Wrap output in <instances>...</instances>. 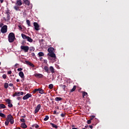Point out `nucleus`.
I'll return each instance as SVG.
<instances>
[{"mask_svg": "<svg viewBox=\"0 0 129 129\" xmlns=\"http://www.w3.org/2000/svg\"><path fill=\"white\" fill-rule=\"evenodd\" d=\"M87 126H88V125H85V128L87 129Z\"/></svg>", "mask_w": 129, "mask_h": 129, "instance_id": "obj_52", "label": "nucleus"}, {"mask_svg": "<svg viewBox=\"0 0 129 129\" xmlns=\"http://www.w3.org/2000/svg\"><path fill=\"white\" fill-rule=\"evenodd\" d=\"M1 31L2 33H7L8 31V26H7V25H4V26H3V27L2 28Z\"/></svg>", "mask_w": 129, "mask_h": 129, "instance_id": "obj_10", "label": "nucleus"}, {"mask_svg": "<svg viewBox=\"0 0 129 129\" xmlns=\"http://www.w3.org/2000/svg\"><path fill=\"white\" fill-rule=\"evenodd\" d=\"M34 127L35 126V128H39V125H38L37 123H35L34 125H32Z\"/></svg>", "mask_w": 129, "mask_h": 129, "instance_id": "obj_24", "label": "nucleus"}, {"mask_svg": "<svg viewBox=\"0 0 129 129\" xmlns=\"http://www.w3.org/2000/svg\"><path fill=\"white\" fill-rule=\"evenodd\" d=\"M41 106L40 104H39V105H37V107H36L35 109V113H37V112H39V110H40Z\"/></svg>", "mask_w": 129, "mask_h": 129, "instance_id": "obj_13", "label": "nucleus"}, {"mask_svg": "<svg viewBox=\"0 0 129 129\" xmlns=\"http://www.w3.org/2000/svg\"><path fill=\"white\" fill-rule=\"evenodd\" d=\"M76 85H74V86L72 88L71 92H75V90H76Z\"/></svg>", "mask_w": 129, "mask_h": 129, "instance_id": "obj_25", "label": "nucleus"}, {"mask_svg": "<svg viewBox=\"0 0 129 129\" xmlns=\"http://www.w3.org/2000/svg\"><path fill=\"white\" fill-rule=\"evenodd\" d=\"M24 92H15L14 94H13V97H15L17 96V99L18 97H19V95H23Z\"/></svg>", "mask_w": 129, "mask_h": 129, "instance_id": "obj_7", "label": "nucleus"}, {"mask_svg": "<svg viewBox=\"0 0 129 129\" xmlns=\"http://www.w3.org/2000/svg\"><path fill=\"white\" fill-rule=\"evenodd\" d=\"M92 119H93V116H91V122Z\"/></svg>", "mask_w": 129, "mask_h": 129, "instance_id": "obj_57", "label": "nucleus"}, {"mask_svg": "<svg viewBox=\"0 0 129 129\" xmlns=\"http://www.w3.org/2000/svg\"><path fill=\"white\" fill-rule=\"evenodd\" d=\"M82 129H87V128H86V127H85V128H82Z\"/></svg>", "mask_w": 129, "mask_h": 129, "instance_id": "obj_63", "label": "nucleus"}, {"mask_svg": "<svg viewBox=\"0 0 129 129\" xmlns=\"http://www.w3.org/2000/svg\"><path fill=\"white\" fill-rule=\"evenodd\" d=\"M9 106L12 108L13 106V103L11 102V99H10Z\"/></svg>", "mask_w": 129, "mask_h": 129, "instance_id": "obj_33", "label": "nucleus"}, {"mask_svg": "<svg viewBox=\"0 0 129 129\" xmlns=\"http://www.w3.org/2000/svg\"><path fill=\"white\" fill-rule=\"evenodd\" d=\"M30 51H32V53H33V51H34L35 50V48L34 46H30Z\"/></svg>", "mask_w": 129, "mask_h": 129, "instance_id": "obj_30", "label": "nucleus"}, {"mask_svg": "<svg viewBox=\"0 0 129 129\" xmlns=\"http://www.w3.org/2000/svg\"><path fill=\"white\" fill-rule=\"evenodd\" d=\"M6 102H8V106H10V99H6Z\"/></svg>", "mask_w": 129, "mask_h": 129, "instance_id": "obj_39", "label": "nucleus"}, {"mask_svg": "<svg viewBox=\"0 0 129 129\" xmlns=\"http://www.w3.org/2000/svg\"><path fill=\"white\" fill-rule=\"evenodd\" d=\"M25 4H26V6H30V1L29 0H24Z\"/></svg>", "mask_w": 129, "mask_h": 129, "instance_id": "obj_21", "label": "nucleus"}, {"mask_svg": "<svg viewBox=\"0 0 129 129\" xmlns=\"http://www.w3.org/2000/svg\"><path fill=\"white\" fill-rule=\"evenodd\" d=\"M8 74H11L12 73V70H9V72H8Z\"/></svg>", "mask_w": 129, "mask_h": 129, "instance_id": "obj_45", "label": "nucleus"}, {"mask_svg": "<svg viewBox=\"0 0 129 129\" xmlns=\"http://www.w3.org/2000/svg\"><path fill=\"white\" fill-rule=\"evenodd\" d=\"M48 119H49V116H45V117H44V121H47Z\"/></svg>", "mask_w": 129, "mask_h": 129, "instance_id": "obj_38", "label": "nucleus"}, {"mask_svg": "<svg viewBox=\"0 0 129 129\" xmlns=\"http://www.w3.org/2000/svg\"><path fill=\"white\" fill-rule=\"evenodd\" d=\"M34 26L36 31H39V29H40V26L38 22H34Z\"/></svg>", "mask_w": 129, "mask_h": 129, "instance_id": "obj_11", "label": "nucleus"}, {"mask_svg": "<svg viewBox=\"0 0 129 129\" xmlns=\"http://www.w3.org/2000/svg\"><path fill=\"white\" fill-rule=\"evenodd\" d=\"M6 14H7V19L6 17H4V20L7 21V22H8L9 20H11L10 11H9V10H8V11H6Z\"/></svg>", "mask_w": 129, "mask_h": 129, "instance_id": "obj_5", "label": "nucleus"}, {"mask_svg": "<svg viewBox=\"0 0 129 129\" xmlns=\"http://www.w3.org/2000/svg\"><path fill=\"white\" fill-rule=\"evenodd\" d=\"M0 108H6V105H4V103L0 104Z\"/></svg>", "mask_w": 129, "mask_h": 129, "instance_id": "obj_28", "label": "nucleus"}, {"mask_svg": "<svg viewBox=\"0 0 129 129\" xmlns=\"http://www.w3.org/2000/svg\"><path fill=\"white\" fill-rule=\"evenodd\" d=\"M50 72H51V73H55V70L53 67H49Z\"/></svg>", "mask_w": 129, "mask_h": 129, "instance_id": "obj_19", "label": "nucleus"}, {"mask_svg": "<svg viewBox=\"0 0 129 129\" xmlns=\"http://www.w3.org/2000/svg\"><path fill=\"white\" fill-rule=\"evenodd\" d=\"M82 95L83 97H85V95L86 97H87L88 95V92H82Z\"/></svg>", "mask_w": 129, "mask_h": 129, "instance_id": "obj_20", "label": "nucleus"}, {"mask_svg": "<svg viewBox=\"0 0 129 129\" xmlns=\"http://www.w3.org/2000/svg\"><path fill=\"white\" fill-rule=\"evenodd\" d=\"M18 100H20V99H21V97H20V96H19V97H18Z\"/></svg>", "mask_w": 129, "mask_h": 129, "instance_id": "obj_50", "label": "nucleus"}, {"mask_svg": "<svg viewBox=\"0 0 129 129\" xmlns=\"http://www.w3.org/2000/svg\"><path fill=\"white\" fill-rule=\"evenodd\" d=\"M50 124H51L52 126H53L54 128H58V125H55V123H50Z\"/></svg>", "mask_w": 129, "mask_h": 129, "instance_id": "obj_23", "label": "nucleus"}, {"mask_svg": "<svg viewBox=\"0 0 129 129\" xmlns=\"http://www.w3.org/2000/svg\"><path fill=\"white\" fill-rule=\"evenodd\" d=\"M37 92H39V93H44V90H43V88H34V90H33V93H36Z\"/></svg>", "mask_w": 129, "mask_h": 129, "instance_id": "obj_6", "label": "nucleus"}, {"mask_svg": "<svg viewBox=\"0 0 129 129\" xmlns=\"http://www.w3.org/2000/svg\"><path fill=\"white\" fill-rule=\"evenodd\" d=\"M20 79H17V82H19Z\"/></svg>", "mask_w": 129, "mask_h": 129, "instance_id": "obj_58", "label": "nucleus"}, {"mask_svg": "<svg viewBox=\"0 0 129 129\" xmlns=\"http://www.w3.org/2000/svg\"><path fill=\"white\" fill-rule=\"evenodd\" d=\"M20 121H22V122H24V121H25V119H24V116H22V117H21Z\"/></svg>", "mask_w": 129, "mask_h": 129, "instance_id": "obj_37", "label": "nucleus"}, {"mask_svg": "<svg viewBox=\"0 0 129 129\" xmlns=\"http://www.w3.org/2000/svg\"><path fill=\"white\" fill-rule=\"evenodd\" d=\"M26 64H29V66H32V67L34 68L35 64H33V62H31L30 61H25Z\"/></svg>", "mask_w": 129, "mask_h": 129, "instance_id": "obj_16", "label": "nucleus"}, {"mask_svg": "<svg viewBox=\"0 0 129 129\" xmlns=\"http://www.w3.org/2000/svg\"><path fill=\"white\" fill-rule=\"evenodd\" d=\"M48 53H47V55H48L49 57H52L53 58H56V54L54 52V48H52V47H50V48H48Z\"/></svg>", "mask_w": 129, "mask_h": 129, "instance_id": "obj_1", "label": "nucleus"}, {"mask_svg": "<svg viewBox=\"0 0 129 129\" xmlns=\"http://www.w3.org/2000/svg\"><path fill=\"white\" fill-rule=\"evenodd\" d=\"M10 121L11 123V124H13V123L14 122V118L12 114H9V122H10Z\"/></svg>", "mask_w": 129, "mask_h": 129, "instance_id": "obj_9", "label": "nucleus"}, {"mask_svg": "<svg viewBox=\"0 0 129 129\" xmlns=\"http://www.w3.org/2000/svg\"><path fill=\"white\" fill-rule=\"evenodd\" d=\"M30 129H32V127H30Z\"/></svg>", "mask_w": 129, "mask_h": 129, "instance_id": "obj_64", "label": "nucleus"}, {"mask_svg": "<svg viewBox=\"0 0 129 129\" xmlns=\"http://www.w3.org/2000/svg\"><path fill=\"white\" fill-rule=\"evenodd\" d=\"M3 79H7V75H6V74H3Z\"/></svg>", "mask_w": 129, "mask_h": 129, "instance_id": "obj_40", "label": "nucleus"}, {"mask_svg": "<svg viewBox=\"0 0 129 129\" xmlns=\"http://www.w3.org/2000/svg\"><path fill=\"white\" fill-rule=\"evenodd\" d=\"M72 128H74V127H75V125H74V124H73V125H72Z\"/></svg>", "mask_w": 129, "mask_h": 129, "instance_id": "obj_54", "label": "nucleus"}, {"mask_svg": "<svg viewBox=\"0 0 129 129\" xmlns=\"http://www.w3.org/2000/svg\"><path fill=\"white\" fill-rule=\"evenodd\" d=\"M72 129H79V128H77V127H75V126H74V128H72Z\"/></svg>", "mask_w": 129, "mask_h": 129, "instance_id": "obj_55", "label": "nucleus"}, {"mask_svg": "<svg viewBox=\"0 0 129 129\" xmlns=\"http://www.w3.org/2000/svg\"><path fill=\"white\" fill-rule=\"evenodd\" d=\"M59 86H60V88H62L63 90H66V85H59Z\"/></svg>", "mask_w": 129, "mask_h": 129, "instance_id": "obj_31", "label": "nucleus"}, {"mask_svg": "<svg viewBox=\"0 0 129 129\" xmlns=\"http://www.w3.org/2000/svg\"><path fill=\"white\" fill-rule=\"evenodd\" d=\"M22 38H24L28 42H33V39H32L31 37H29V35H26L25 33H21Z\"/></svg>", "mask_w": 129, "mask_h": 129, "instance_id": "obj_4", "label": "nucleus"}, {"mask_svg": "<svg viewBox=\"0 0 129 129\" xmlns=\"http://www.w3.org/2000/svg\"><path fill=\"white\" fill-rule=\"evenodd\" d=\"M21 70H23V68H18V72H19L20 73L21 72Z\"/></svg>", "mask_w": 129, "mask_h": 129, "instance_id": "obj_41", "label": "nucleus"}, {"mask_svg": "<svg viewBox=\"0 0 129 129\" xmlns=\"http://www.w3.org/2000/svg\"><path fill=\"white\" fill-rule=\"evenodd\" d=\"M3 24H0V27H1V29H2Z\"/></svg>", "mask_w": 129, "mask_h": 129, "instance_id": "obj_48", "label": "nucleus"}, {"mask_svg": "<svg viewBox=\"0 0 129 129\" xmlns=\"http://www.w3.org/2000/svg\"><path fill=\"white\" fill-rule=\"evenodd\" d=\"M21 49H24V51H29V46H25L24 42H22V46H21Z\"/></svg>", "mask_w": 129, "mask_h": 129, "instance_id": "obj_8", "label": "nucleus"}, {"mask_svg": "<svg viewBox=\"0 0 129 129\" xmlns=\"http://www.w3.org/2000/svg\"><path fill=\"white\" fill-rule=\"evenodd\" d=\"M35 77L41 78L43 77L42 74H35Z\"/></svg>", "mask_w": 129, "mask_h": 129, "instance_id": "obj_18", "label": "nucleus"}, {"mask_svg": "<svg viewBox=\"0 0 129 129\" xmlns=\"http://www.w3.org/2000/svg\"><path fill=\"white\" fill-rule=\"evenodd\" d=\"M49 88H50V90H52V88H53V85L50 84V85H49Z\"/></svg>", "mask_w": 129, "mask_h": 129, "instance_id": "obj_36", "label": "nucleus"}, {"mask_svg": "<svg viewBox=\"0 0 129 129\" xmlns=\"http://www.w3.org/2000/svg\"><path fill=\"white\" fill-rule=\"evenodd\" d=\"M21 126L22 127V128H27V125H26L25 117H24V121H23V123H21Z\"/></svg>", "mask_w": 129, "mask_h": 129, "instance_id": "obj_12", "label": "nucleus"}, {"mask_svg": "<svg viewBox=\"0 0 129 129\" xmlns=\"http://www.w3.org/2000/svg\"><path fill=\"white\" fill-rule=\"evenodd\" d=\"M44 55L43 51H39L38 56L40 57V59L43 58V57Z\"/></svg>", "mask_w": 129, "mask_h": 129, "instance_id": "obj_15", "label": "nucleus"}, {"mask_svg": "<svg viewBox=\"0 0 129 129\" xmlns=\"http://www.w3.org/2000/svg\"><path fill=\"white\" fill-rule=\"evenodd\" d=\"M9 114H8V116H7V119H6V121H5V124H9Z\"/></svg>", "mask_w": 129, "mask_h": 129, "instance_id": "obj_22", "label": "nucleus"}, {"mask_svg": "<svg viewBox=\"0 0 129 129\" xmlns=\"http://www.w3.org/2000/svg\"><path fill=\"white\" fill-rule=\"evenodd\" d=\"M29 97H32V94H26L25 96H23V99H29Z\"/></svg>", "mask_w": 129, "mask_h": 129, "instance_id": "obj_14", "label": "nucleus"}, {"mask_svg": "<svg viewBox=\"0 0 129 129\" xmlns=\"http://www.w3.org/2000/svg\"><path fill=\"white\" fill-rule=\"evenodd\" d=\"M61 117H64L66 114H63V113H61Z\"/></svg>", "mask_w": 129, "mask_h": 129, "instance_id": "obj_42", "label": "nucleus"}, {"mask_svg": "<svg viewBox=\"0 0 129 129\" xmlns=\"http://www.w3.org/2000/svg\"><path fill=\"white\" fill-rule=\"evenodd\" d=\"M25 117H26V114H24L23 116V119H25Z\"/></svg>", "mask_w": 129, "mask_h": 129, "instance_id": "obj_49", "label": "nucleus"}, {"mask_svg": "<svg viewBox=\"0 0 129 129\" xmlns=\"http://www.w3.org/2000/svg\"><path fill=\"white\" fill-rule=\"evenodd\" d=\"M53 113H56V110H54Z\"/></svg>", "mask_w": 129, "mask_h": 129, "instance_id": "obj_56", "label": "nucleus"}, {"mask_svg": "<svg viewBox=\"0 0 129 129\" xmlns=\"http://www.w3.org/2000/svg\"><path fill=\"white\" fill-rule=\"evenodd\" d=\"M5 88H9V83H5Z\"/></svg>", "mask_w": 129, "mask_h": 129, "instance_id": "obj_34", "label": "nucleus"}, {"mask_svg": "<svg viewBox=\"0 0 129 129\" xmlns=\"http://www.w3.org/2000/svg\"><path fill=\"white\" fill-rule=\"evenodd\" d=\"M44 70H45V72H47V73H50L48 67H44Z\"/></svg>", "mask_w": 129, "mask_h": 129, "instance_id": "obj_27", "label": "nucleus"}, {"mask_svg": "<svg viewBox=\"0 0 129 129\" xmlns=\"http://www.w3.org/2000/svg\"><path fill=\"white\" fill-rule=\"evenodd\" d=\"M23 15H26V13H25V12H24Z\"/></svg>", "mask_w": 129, "mask_h": 129, "instance_id": "obj_62", "label": "nucleus"}, {"mask_svg": "<svg viewBox=\"0 0 129 129\" xmlns=\"http://www.w3.org/2000/svg\"><path fill=\"white\" fill-rule=\"evenodd\" d=\"M87 122L88 123V124H89L90 126V124L91 122V117H90V119H88Z\"/></svg>", "mask_w": 129, "mask_h": 129, "instance_id": "obj_35", "label": "nucleus"}, {"mask_svg": "<svg viewBox=\"0 0 129 129\" xmlns=\"http://www.w3.org/2000/svg\"><path fill=\"white\" fill-rule=\"evenodd\" d=\"M15 66H19V64H18V62H16V64H15Z\"/></svg>", "mask_w": 129, "mask_h": 129, "instance_id": "obj_53", "label": "nucleus"}, {"mask_svg": "<svg viewBox=\"0 0 129 129\" xmlns=\"http://www.w3.org/2000/svg\"><path fill=\"white\" fill-rule=\"evenodd\" d=\"M20 6H22V0H17L16 4L14 6V9L16 11H20Z\"/></svg>", "mask_w": 129, "mask_h": 129, "instance_id": "obj_3", "label": "nucleus"}, {"mask_svg": "<svg viewBox=\"0 0 129 129\" xmlns=\"http://www.w3.org/2000/svg\"><path fill=\"white\" fill-rule=\"evenodd\" d=\"M17 129H23V128H21L20 127H18Z\"/></svg>", "mask_w": 129, "mask_h": 129, "instance_id": "obj_61", "label": "nucleus"}, {"mask_svg": "<svg viewBox=\"0 0 129 129\" xmlns=\"http://www.w3.org/2000/svg\"><path fill=\"white\" fill-rule=\"evenodd\" d=\"M9 86H14L13 83H10Z\"/></svg>", "mask_w": 129, "mask_h": 129, "instance_id": "obj_44", "label": "nucleus"}, {"mask_svg": "<svg viewBox=\"0 0 129 129\" xmlns=\"http://www.w3.org/2000/svg\"><path fill=\"white\" fill-rule=\"evenodd\" d=\"M41 42H43L44 40V39H41Z\"/></svg>", "mask_w": 129, "mask_h": 129, "instance_id": "obj_59", "label": "nucleus"}, {"mask_svg": "<svg viewBox=\"0 0 129 129\" xmlns=\"http://www.w3.org/2000/svg\"><path fill=\"white\" fill-rule=\"evenodd\" d=\"M94 117H95V116H92V119H94Z\"/></svg>", "mask_w": 129, "mask_h": 129, "instance_id": "obj_60", "label": "nucleus"}, {"mask_svg": "<svg viewBox=\"0 0 129 129\" xmlns=\"http://www.w3.org/2000/svg\"><path fill=\"white\" fill-rule=\"evenodd\" d=\"M62 97H55V101H62Z\"/></svg>", "mask_w": 129, "mask_h": 129, "instance_id": "obj_29", "label": "nucleus"}, {"mask_svg": "<svg viewBox=\"0 0 129 129\" xmlns=\"http://www.w3.org/2000/svg\"><path fill=\"white\" fill-rule=\"evenodd\" d=\"M27 22V24H28V26H31V22H30V20H28V19H27V20H26Z\"/></svg>", "mask_w": 129, "mask_h": 129, "instance_id": "obj_32", "label": "nucleus"}, {"mask_svg": "<svg viewBox=\"0 0 129 129\" xmlns=\"http://www.w3.org/2000/svg\"><path fill=\"white\" fill-rule=\"evenodd\" d=\"M93 125H91V124H90V128H93Z\"/></svg>", "mask_w": 129, "mask_h": 129, "instance_id": "obj_46", "label": "nucleus"}, {"mask_svg": "<svg viewBox=\"0 0 129 129\" xmlns=\"http://www.w3.org/2000/svg\"><path fill=\"white\" fill-rule=\"evenodd\" d=\"M4 0H0V2H1V4H3Z\"/></svg>", "mask_w": 129, "mask_h": 129, "instance_id": "obj_51", "label": "nucleus"}, {"mask_svg": "<svg viewBox=\"0 0 129 129\" xmlns=\"http://www.w3.org/2000/svg\"><path fill=\"white\" fill-rule=\"evenodd\" d=\"M19 75H20V77L22 78V79H24L25 76H24V72H23V70H21V72H20Z\"/></svg>", "mask_w": 129, "mask_h": 129, "instance_id": "obj_17", "label": "nucleus"}, {"mask_svg": "<svg viewBox=\"0 0 129 129\" xmlns=\"http://www.w3.org/2000/svg\"><path fill=\"white\" fill-rule=\"evenodd\" d=\"M0 115L1 117H6V114H4L3 112H0Z\"/></svg>", "mask_w": 129, "mask_h": 129, "instance_id": "obj_26", "label": "nucleus"}, {"mask_svg": "<svg viewBox=\"0 0 129 129\" xmlns=\"http://www.w3.org/2000/svg\"><path fill=\"white\" fill-rule=\"evenodd\" d=\"M19 27L20 29H22V26H21V25H20Z\"/></svg>", "mask_w": 129, "mask_h": 129, "instance_id": "obj_47", "label": "nucleus"}, {"mask_svg": "<svg viewBox=\"0 0 129 129\" xmlns=\"http://www.w3.org/2000/svg\"><path fill=\"white\" fill-rule=\"evenodd\" d=\"M31 55H32L33 57H35V53H34V51L32 52V53H31Z\"/></svg>", "mask_w": 129, "mask_h": 129, "instance_id": "obj_43", "label": "nucleus"}, {"mask_svg": "<svg viewBox=\"0 0 129 129\" xmlns=\"http://www.w3.org/2000/svg\"><path fill=\"white\" fill-rule=\"evenodd\" d=\"M16 38L15 34L13 32V31H11L10 33H9V35H8V40L9 42H14V40Z\"/></svg>", "mask_w": 129, "mask_h": 129, "instance_id": "obj_2", "label": "nucleus"}]
</instances>
